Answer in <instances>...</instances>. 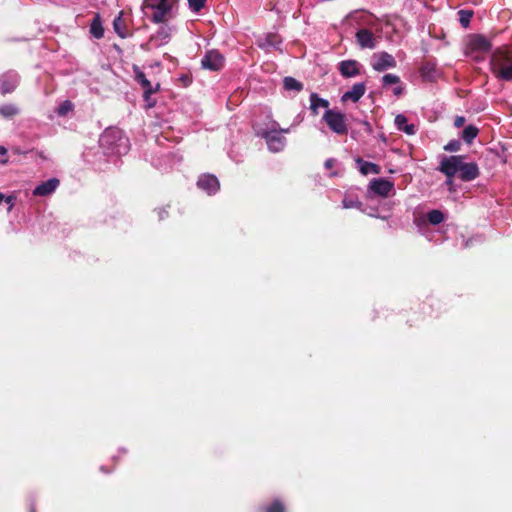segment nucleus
<instances>
[{
    "instance_id": "1",
    "label": "nucleus",
    "mask_w": 512,
    "mask_h": 512,
    "mask_svg": "<svg viewBox=\"0 0 512 512\" xmlns=\"http://www.w3.org/2000/svg\"><path fill=\"white\" fill-rule=\"evenodd\" d=\"M438 170L445 176L458 174V177L464 182L472 181L480 174L478 165L474 162H465L461 155L444 156Z\"/></svg>"
},
{
    "instance_id": "2",
    "label": "nucleus",
    "mask_w": 512,
    "mask_h": 512,
    "mask_svg": "<svg viewBox=\"0 0 512 512\" xmlns=\"http://www.w3.org/2000/svg\"><path fill=\"white\" fill-rule=\"evenodd\" d=\"M103 153L109 156H121L129 150V140L123 132L114 127L107 128L99 138Z\"/></svg>"
},
{
    "instance_id": "3",
    "label": "nucleus",
    "mask_w": 512,
    "mask_h": 512,
    "mask_svg": "<svg viewBox=\"0 0 512 512\" xmlns=\"http://www.w3.org/2000/svg\"><path fill=\"white\" fill-rule=\"evenodd\" d=\"M255 131L257 136L266 141L268 149L273 153H277L286 146V138L283 134L289 133L290 129L280 128L278 122L269 120L265 125H256Z\"/></svg>"
},
{
    "instance_id": "4",
    "label": "nucleus",
    "mask_w": 512,
    "mask_h": 512,
    "mask_svg": "<svg viewBox=\"0 0 512 512\" xmlns=\"http://www.w3.org/2000/svg\"><path fill=\"white\" fill-rule=\"evenodd\" d=\"M489 65L498 80L512 81V51L497 48L490 57Z\"/></svg>"
},
{
    "instance_id": "5",
    "label": "nucleus",
    "mask_w": 512,
    "mask_h": 512,
    "mask_svg": "<svg viewBox=\"0 0 512 512\" xmlns=\"http://www.w3.org/2000/svg\"><path fill=\"white\" fill-rule=\"evenodd\" d=\"M142 9L153 22L162 23L170 14L171 3L169 0H144Z\"/></svg>"
},
{
    "instance_id": "6",
    "label": "nucleus",
    "mask_w": 512,
    "mask_h": 512,
    "mask_svg": "<svg viewBox=\"0 0 512 512\" xmlns=\"http://www.w3.org/2000/svg\"><path fill=\"white\" fill-rule=\"evenodd\" d=\"M323 120L335 134L345 135L348 133V127L343 113L333 109H327L323 115Z\"/></svg>"
},
{
    "instance_id": "7",
    "label": "nucleus",
    "mask_w": 512,
    "mask_h": 512,
    "mask_svg": "<svg viewBox=\"0 0 512 512\" xmlns=\"http://www.w3.org/2000/svg\"><path fill=\"white\" fill-rule=\"evenodd\" d=\"M133 71L135 74V80L140 84V86L144 90V100L148 102L149 107H153L154 103H150L149 99L152 94L156 93L159 90L160 84L156 83L155 85H152L151 82L147 79L146 75L140 70L138 66H134Z\"/></svg>"
},
{
    "instance_id": "8",
    "label": "nucleus",
    "mask_w": 512,
    "mask_h": 512,
    "mask_svg": "<svg viewBox=\"0 0 512 512\" xmlns=\"http://www.w3.org/2000/svg\"><path fill=\"white\" fill-rule=\"evenodd\" d=\"M371 66L375 71L382 72L390 68H395L396 60L388 52H377L372 56Z\"/></svg>"
},
{
    "instance_id": "9",
    "label": "nucleus",
    "mask_w": 512,
    "mask_h": 512,
    "mask_svg": "<svg viewBox=\"0 0 512 512\" xmlns=\"http://www.w3.org/2000/svg\"><path fill=\"white\" fill-rule=\"evenodd\" d=\"M355 38L356 43L361 49H375L377 46V38L369 29H359L355 34Z\"/></svg>"
},
{
    "instance_id": "10",
    "label": "nucleus",
    "mask_w": 512,
    "mask_h": 512,
    "mask_svg": "<svg viewBox=\"0 0 512 512\" xmlns=\"http://www.w3.org/2000/svg\"><path fill=\"white\" fill-rule=\"evenodd\" d=\"M492 48L491 42L481 34L472 35L467 43V49L470 52H489Z\"/></svg>"
},
{
    "instance_id": "11",
    "label": "nucleus",
    "mask_w": 512,
    "mask_h": 512,
    "mask_svg": "<svg viewBox=\"0 0 512 512\" xmlns=\"http://www.w3.org/2000/svg\"><path fill=\"white\" fill-rule=\"evenodd\" d=\"M203 68L212 71L220 70L224 65V57L217 51H208L201 60Z\"/></svg>"
},
{
    "instance_id": "12",
    "label": "nucleus",
    "mask_w": 512,
    "mask_h": 512,
    "mask_svg": "<svg viewBox=\"0 0 512 512\" xmlns=\"http://www.w3.org/2000/svg\"><path fill=\"white\" fill-rule=\"evenodd\" d=\"M20 81L19 75L15 71H8L0 76V92L8 94L13 92Z\"/></svg>"
},
{
    "instance_id": "13",
    "label": "nucleus",
    "mask_w": 512,
    "mask_h": 512,
    "mask_svg": "<svg viewBox=\"0 0 512 512\" xmlns=\"http://www.w3.org/2000/svg\"><path fill=\"white\" fill-rule=\"evenodd\" d=\"M369 188L375 194L387 197L394 190V183L385 178H378L370 182Z\"/></svg>"
},
{
    "instance_id": "14",
    "label": "nucleus",
    "mask_w": 512,
    "mask_h": 512,
    "mask_svg": "<svg viewBox=\"0 0 512 512\" xmlns=\"http://www.w3.org/2000/svg\"><path fill=\"white\" fill-rule=\"evenodd\" d=\"M197 186L209 195L215 194L220 188L217 177L211 174L200 176L197 181Z\"/></svg>"
},
{
    "instance_id": "15",
    "label": "nucleus",
    "mask_w": 512,
    "mask_h": 512,
    "mask_svg": "<svg viewBox=\"0 0 512 512\" xmlns=\"http://www.w3.org/2000/svg\"><path fill=\"white\" fill-rule=\"evenodd\" d=\"M339 72L345 78L360 74V64L356 60H344L339 63Z\"/></svg>"
},
{
    "instance_id": "16",
    "label": "nucleus",
    "mask_w": 512,
    "mask_h": 512,
    "mask_svg": "<svg viewBox=\"0 0 512 512\" xmlns=\"http://www.w3.org/2000/svg\"><path fill=\"white\" fill-rule=\"evenodd\" d=\"M58 186L59 180L57 178H51L37 185L33 190V194L35 196H48L52 194Z\"/></svg>"
},
{
    "instance_id": "17",
    "label": "nucleus",
    "mask_w": 512,
    "mask_h": 512,
    "mask_svg": "<svg viewBox=\"0 0 512 512\" xmlns=\"http://www.w3.org/2000/svg\"><path fill=\"white\" fill-rule=\"evenodd\" d=\"M366 91V85L365 83H356L352 86V88L345 92L342 95V101L351 100L353 102H358L361 97L365 94Z\"/></svg>"
},
{
    "instance_id": "18",
    "label": "nucleus",
    "mask_w": 512,
    "mask_h": 512,
    "mask_svg": "<svg viewBox=\"0 0 512 512\" xmlns=\"http://www.w3.org/2000/svg\"><path fill=\"white\" fill-rule=\"evenodd\" d=\"M394 123L398 130L407 135H414L417 131L416 126L412 123H408L407 117L403 114H398L395 117Z\"/></svg>"
},
{
    "instance_id": "19",
    "label": "nucleus",
    "mask_w": 512,
    "mask_h": 512,
    "mask_svg": "<svg viewBox=\"0 0 512 512\" xmlns=\"http://www.w3.org/2000/svg\"><path fill=\"white\" fill-rule=\"evenodd\" d=\"M355 162L361 174H379L381 172L380 167L372 162L363 160L360 157L355 158Z\"/></svg>"
},
{
    "instance_id": "20",
    "label": "nucleus",
    "mask_w": 512,
    "mask_h": 512,
    "mask_svg": "<svg viewBox=\"0 0 512 512\" xmlns=\"http://www.w3.org/2000/svg\"><path fill=\"white\" fill-rule=\"evenodd\" d=\"M319 108L329 109V101L318 96L317 93L310 95V110L313 115L318 114Z\"/></svg>"
},
{
    "instance_id": "21",
    "label": "nucleus",
    "mask_w": 512,
    "mask_h": 512,
    "mask_svg": "<svg viewBox=\"0 0 512 512\" xmlns=\"http://www.w3.org/2000/svg\"><path fill=\"white\" fill-rule=\"evenodd\" d=\"M370 14L362 10H354L347 15V19L355 21L358 25H371Z\"/></svg>"
},
{
    "instance_id": "22",
    "label": "nucleus",
    "mask_w": 512,
    "mask_h": 512,
    "mask_svg": "<svg viewBox=\"0 0 512 512\" xmlns=\"http://www.w3.org/2000/svg\"><path fill=\"white\" fill-rule=\"evenodd\" d=\"M113 29L115 33L121 38H126L128 36L125 22L123 20V11H120L118 16L115 17L113 21Z\"/></svg>"
},
{
    "instance_id": "23",
    "label": "nucleus",
    "mask_w": 512,
    "mask_h": 512,
    "mask_svg": "<svg viewBox=\"0 0 512 512\" xmlns=\"http://www.w3.org/2000/svg\"><path fill=\"white\" fill-rule=\"evenodd\" d=\"M90 33L96 38L101 39L104 36V28L99 14H96L90 24Z\"/></svg>"
},
{
    "instance_id": "24",
    "label": "nucleus",
    "mask_w": 512,
    "mask_h": 512,
    "mask_svg": "<svg viewBox=\"0 0 512 512\" xmlns=\"http://www.w3.org/2000/svg\"><path fill=\"white\" fill-rule=\"evenodd\" d=\"M478 132L479 130L476 126L468 125L463 129L461 137L466 143L470 144L477 137Z\"/></svg>"
},
{
    "instance_id": "25",
    "label": "nucleus",
    "mask_w": 512,
    "mask_h": 512,
    "mask_svg": "<svg viewBox=\"0 0 512 512\" xmlns=\"http://www.w3.org/2000/svg\"><path fill=\"white\" fill-rule=\"evenodd\" d=\"M283 86L285 88V90H288V91H301L303 89V84L296 80L295 78L293 77H285L284 80H283Z\"/></svg>"
},
{
    "instance_id": "26",
    "label": "nucleus",
    "mask_w": 512,
    "mask_h": 512,
    "mask_svg": "<svg viewBox=\"0 0 512 512\" xmlns=\"http://www.w3.org/2000/svg\"><path fill=\"white\" fill-rule=\"evenodd\" d=\"M19 113V109L14 104H3L0 106V114L4 118H12Z\"/></svg>"
},
{
    "instance_id": "27",
    "label": "nucleus",
    "mask_w": 512,
    "mask_h": 512,
    "mask_svg": "<svg viewBox=\"0 0 512 512\" xmlns=\"http://www.w3.org/2000/svg\"><path fill=\"white\" fill-rule=\"evenodd\" d=\"M427 219L430 224L438 225L444 221L445 216L440 210H432L427 213Z\"/></svg>"
},
{
    "instance_id": "28",
    "label": "nucleus",
    "mask_w": 512,
    "mask_h": 512,
    "mask_svg": "<svg viewBox=\"0 0 512 512\" xmlns=\"http://www.w3.org/2000/svg\"><path fill=\"white\" fill-rule=\"evenodd\" d=\"M458 14L461 25L465 28L468 27L473 16V12L471 10H460Z\"/></svg>"
},
{
    "instance_id": "29",
    "label": "nucleus",
    "mask_w": 512,
    "mask_h": 512,
    "mask_svg": "<svg viewBox=\"0 0 512 512\" xmlns=\"http://www.w3.org/2000/svg\"><path fill=\"white\" fill-rule=\"evenodd\" d=\"M281 44L280 39L277 35L274 34H268L265 38V42L263 44H260L261 47H278V45Z\"/></svg>"
},
{
    "instance_id": "30",
    "label": "nucleus",
    "mask_w": 512,
    "mask_h": 512,
    "mask_svg": "<svg viewBox=\"0 0 512 512\" xmlns=\"http://www.w3.org/2000/svg\"><path fill=\"white\" fill-rule=\"evenodd\" d=\"M73 110V104L72 102H70L69 100H66L64 102H62L57 110H56V113L59 115V116H65L66 114H68L70 111Z\"/></svg>"
},
{
    "instance_id": "31",
    "label": "nucleus",
    "mask_w": 512,
    "mask_h": 512,
    "mask_svg": "<svg viewBox=\"0 0 512 512\" xmlns=\"http://www.w3.org/2000/svg\"><path fill=\"white\" fill-rule=\"evenodd\" d=\"M207 0H188V5L191 11L199 12L206 4Z\"/></svg>"
},
{
    "instance_id": "32",
    "label": "nucleus",
    "mask_w": 512,
    "mask_h": 512,
    "mask_svg": "<svg viewBox=\"0 0 512 512\" xmlns=\"http://www.w3.org/2000/svg\"><path fill=\"white\" fill-rule=\"evenodd\" d=\"M383 85L399 84L400 78L395 74H386L382 77Z\"/></svg>"
},
{
    "instance_id": "33",
    "label": "nucleus",
    "mask_w": 512,
    "mask_h": 512,
    "mask_svg": "<svg viewBox=\"0 0 512 512\" xmlns=\"http://www.w3.org/2000/svg\"><path fill=\"white\" fill-rule=\"evenodd\" d=\"M2 201H5L6 204H7V211L10 212L13 207H14V204H15V197L13 196H6L4 195L3 193H0V204L2 203Z\"/></svg>"
},
{
    "instance_id": "34",
    "label": "nucleus",
    "mask_w": 512,
    "mask_h": 512,
    "mask_svg": "<svg viewBox=\"0 0 512 512\" xmlns=\"http://www.w3.org/2000/svg\"><path fill=\"white\" fill-rule=\"evenodd\" d=\"M266 512H284V506L280 501L276 500L266 508Z\"/></svg>"
},
{
    "instance_id": "35",
    "label": "nucleus",
    "mask_w": 512,
    "mask_h": 512,
    "mask_svg": "<svg viewBox=\"0 0 512 512\" xmlns=\"http://www.w3.org/2000/svg\"><path fill=\"white\" fill-rule=\"evenodd\" d=\"M342 205H343V208H358L360 209L361 208V203L359 201H356V200H353V199H348V198H344L343 199V202H342Z\"/></svg>"
},
{
    "instance_id": "36",
    "label": "nucleus",
    "mask_w": 512,
    "mask_h": 512,
    "mask_svg": "<svg viewBox=\"0 0 512 512\" xmlns=\"http://www.w3.org/2000/svg\"><path fill=\"white\" fill-rule=\"evenodd\" d=\"M460 149V143L457 140H452L444 146V150L456 152Z\"/></svg>"
},
{
    "instance_id": "37",
    "label": "nucleus",
    "mask_w": 512,
    "mask_h": 512,
    "mask_svg": "<svg viewBox=\"0 0 512 512\" xmlns=\"http://www.w3.org/2000/svg\"><path fill=\"white\" fill-rule=\"evenodd\" d=\"M446 177H447V179L445 181V185L448 186L450 192H454L455 191L454 181H453L454 176H446Z\"/></svg>"
},
{
    "instance_id": "38",
    "label": "nucleus",
    "mask_w": 512,
    "mask_h": 512,
    "mask_svg": "<svg viewBox=\"0 0 512 512\" xmlns=\"http://www.w3.org/2000/svg\"><path fill=\"white\" fill-rule=\"evenodd\" d=\"M465 123V118L463 116H457L454 120L455 127H462Z\"/></svg>"
},
{
    "instance_id": "39",
    "label": "nucleus",
    "mask_w": 512,
    "mask_h": 512,
    "mask_svg": "<svg viewBox=\"0 0 512 512\" xmlns=\"http://www.w3.org/2000/svg\"><path fill=\"white\" fill-rule=\"evenodd\" d=\"M393 93L395 96L399 97L404 93V87L402 85H398L393 89Z\"/></svg>"
},
{
    "instance_id": "40",
    "label": "nucleus",
    "mask_w": 512,
    "mask_h": 512,
    "mask_svg": "<svg viewBox=\"0 0 512 512\" xmlns=\"http://www.w3.org/2000/svg\"><path fill=\"white\" fill-rule=\"evenodd\" d=\"M334 163H335V160H334V159H332V158H329V159H327V160L325 161V167H326L327 169H329V168H331V167L334 165Z\"/></svg>"
},
{
    "instance_id": "41",
    "label": "nucleus",
    "mask_w": 512,
    "mask_h": 512,
    "mask_svg": "<svg viewBox=\"0 0 512 512\" xmlns=\"http://www.w3.org/2000/svg\"><path fill=\"white\" fill-rule=\"evenodd\" d=\"M7 153V149L4 146H0V154L5 155Z\"/></svg>"
},
{
    "instance_id": "42",
    "label": "nucleus",
    "mask_w": 512,
    "mask_h": 512,
    "mask_svg": "<svg viewBox=\"0 0 512 512\" xmlns=\"http://www.w3.org/2000/svg\"><path fill=\"white\" fill-rule=\"evenodd\" d=\"M164 213L166 214V211H165V210H161V211L159 212V218H160V219H163V218H164Z\"/></svg>"
},
{
    "instance_id": "43",
    "label": "nucleus",
    "mask_w": 512,
    "mask_h": 512,
    "mask_svg": "<svg viewBox=\"0 0 512 512\" xmlns=\"http://www.w3.org/2000/svg\"><path fill=\"white\" fill-rule=\"evenodd\" d=\"M364 125H365V127H366V129H367V130H370V129H371L370 124H369L368 122H364Z\"/></svg>"
},
{
    "instance_id": "44",
    "label": "nucleus",
    "mask_w": 512,
    "mask_h": 512,
    "mask_svg": "<svg viewBox=\"0 0 512 512\" xmlns=\"http://www.w3.org/2000/svg\"><path fill=\"white\" fill-rule=\"evenodd\" d=\"M471 240L466 241L465 246H468Z\"/></svg>"
},
{
    "instance_id": "45",
    "label": "nucleus",
    "mask_w": 512,
    "mask_h": 512,
    "mask_svg": "<svg viewBox=\"0 0 512 512\" xmlns=\"http://www.w3.org/2000/svg\"><path fill=\"white\" fill-rule=\"evenodd\" d=\"M31 512H35L34 508L31 509Z\"/></svg>"
}]
</instances>
